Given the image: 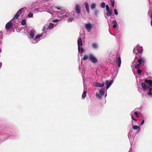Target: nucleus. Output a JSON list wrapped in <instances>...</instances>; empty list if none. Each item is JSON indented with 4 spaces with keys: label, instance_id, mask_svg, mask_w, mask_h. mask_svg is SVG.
<instances>
[{
    "label": "nucleus",
    "instance_id": "33",
    "mask_svg": "<svg viewBox=\"0 0 152 152\" xmlns=\"http://www.w3.org/2000/svg\"><path fill=\"white\" fill-rule=\"evenodd\" d=\"M106 10L107 11H109L110 10L109 7L108 5H107L106 6Z\"/></svg>",
    "mask_w": 152,
    "mask_h": 152
},
{
    "label": "nucleus",
    "instance_id": "22",
    "mask_svg": "<svg viewBox=\"0 0 152 152\" xmlns=\"http://www.w3.org/2000/svg\"><path fill=\"white\" fill-rule=\"evenodd\" d=\"M86 91H84L82 95V97L83 99H84L86 96Z\"/></svg>",
    "mask_w": 152,
    "mask_h": 152
},
{
    "label": "nucleus",
    "instance_id": "40",
    "mask_svg": "<svg viewBox=\"0 0 152 152\" xmlns=\"http://www.w3.org/2000/svg\"><path fill=\"white\" fill-rule=\"evenodd\" d=\"M117 24H114L113 26V27L114 28H116L117 27Z\"/></svg>",
    "mask_w": 152,
    "mask_h": 152
},
{
    "label": "nucleus",
    "instance_id": "41",
    "mask_svg": "<svg viewBox=\"0 0 152 152\" xmlns=\"http://www.w3.org/2000/svg\"><path fill=\"white\" fill-rule=\"evenodd\" d=\"M81 52L82 53H83L85 52V50H84L83 48H82L81 49Z\"/></svg>",
    "mask_w": 152,
    "mask_h": 152
},
{
    "label": "nucleus",
    "instance_id": "14",
    "mask_svg": "<svg viewBox=\"0 0 152 152\" xmlns=\"http://www.w3.org/2000/svg\"><path fill=\"white\" fill-rule=\"evenodd\" d=\"M141 87L142 88L145 90L147 88V86L146 84L144 83H142L141 84Z\"/></svg>",
    "mask_w": 152,
    "mask_h": 152
},
{
    "label": "nucleus",
    "instance_id": "35",
    "mask_svg": "<svg viewBox=\"0 0 152 152\" xmlns=\"http://www.w3.org/2000/svg\"><path fill=\"white\" fill-rule=\"evenodd\" d=\"M137 72L138 74H140L142 72V70L140 69H138L137 70Z\"/></svg>",
    "mask_w": 152,
    "mask_h": 152
},
{
    "label": "nucleus",
    "instance_id": "34",
    "mask_svg": "<svg viewBox=\"0 0 152 152\" xmlns=\"http://www.w3.org/2000/svg\"><path fill=\"white\" fill-rule=\"evenodd\" d=\"M73 20H74L73 18L70 17L68 19V20L69 22H72Z\"/></svg>",
    "mask_w": 152,
    "mask_h": 152
},
{
    "label": "nucleus",
    "instance_id": "20",
    "mask_svg": "<svg viewBox=\"0 0 152 152\" xmlns=\"http://www.w3.org/2000/svg\"><path fill=\"white\" fill-rule=\"evenodd\" d=\"M33 16V14L31 12L29 13L27 16V17L28 18H31Z\"/></svg>",
    "mask_w": 152,
    "mask_h": 152
},
{
    "label": "nucleus",
    "instance_id": "48",
    "mask_svg": "<svg viewBox=\"0 0 152 152\" xmlns=\"http://www.w3.org/2000/svg\"><path fill=\"white\" fill-rule=\"evenodd\" d=\"M150 18L151 19V20H152V13L151 14V15H150Z\"/></svg>",
    "mask_w": 152,
    "mask_h": 152
},
{
    "label": "nucleus",
    "instance_id": "9",
    "mask_svg": "<svg viewBox=\"0 0 152 152\" xmlns=\"http://www.w3.org/2000/svg\"><path fill=\"white\" fill-rule=\"evenodd\" d=\"M104 83H101L98 82H96L95 84V86L96 87L102 88L104 86Z\"/></svg>",
    "mask_w": 152,
    "mask_h": 152
},
{
    "label": "nucleus",
    "instance_id": "19",
    "mask_svg": "<svg viewBox=\"0 0 152 152\" xmlns=\"http://www.w3.org/2000/svg\"><path fill=\"white\" fill-rule=\"evenodd\" d=\"M96 6V4L95 3H93L91 6V8L92 10L95 8Z\"/></svg>",
    "mask_w": 152,
    "mask_h": 152
},
{
    "label": "nucleus",
    "instance_id": "2",
    "mask_svg": "<svg viewBox=\"0 0 152 152\" xmlns=\"http://www.w3.org/2000/svg\"><path fill=\"white\" fill-rule=\"evenodd\" d=\"M21 11H22L21 9L19 10L18 11L12 19L14 20H15L16 19H17L20 16V15L21 13Z\"/></svg>",
    "mask_w": 152,
    "mask_h": 152
},
{
    "label": "nucleus",
    "instance_id": "6",
    "mask_svg": "<svg viewBox=\"0 0 152 152\" xmlns=\"http://www.w3.org/2000/svg\"><path fill=\"white\" fill-rule=\"evenodd\" d=\"M12 24L10 21L8 22L5 25V28L6 29L8 30L12 26Z\"/></svg>",
    "mask_w": 152,
    "mask_h": 152
},
{
    "label": "nucleus",
    "instance_id": "25",
    "mask_svg": "<svg viewBox=\"0 0 152 152\" xmlns=\"http://www.w3.org/2000/svg\"><path fill=\"white\" fill-rule=\"evenodd\" d=\"M137 50L138 49L137 48H135L133 50V52L137 55Z\"/></svg>",
    "mask_w": 152,
    "mask_h": 152
},
{
    "label": "nucleus",
    "instance_id": "8",
    "mask_svg": "<svg viewBox=\"0 0 152 152\" xmlns=\"http://www.w3.org/2000/svg\"><path fill=\"white\" fill-rule=\"evenodd\" d=\"M81 7L78 4H77L75 6V10L76 12L77 13H79L80 12Z\"/></svg>",
    "mask_w": 152,
    "mask_h": 152
},
{
    "label": "nucleus",
    "instance_id": "10",
    "mask_svg": "<svg viewBox=\"0 0 152 152\" xmlns=\"http://www.w3.org/2000/svg\"><path fill=\"white\" fill-rule=\"evenodd\" d=\"M116 61L118 64V66L119 67H120L121 63V59L120 56L118 57V59L116 60Z\"/></svg>",
    "mask_w": 152,
    "mask_h": 152
},
{
    "label": "nucleus",
    "instance_id": "11",
    "mask_svg": "<svg viewBox=\"0 0 152 152\" xmlns=\"http://www.w3.org/2000/svg\"><path fill=\"white\" fill-rule=\"evenodd\" d=\"M85 5L86 10L87 11L88 13V14L89 13H90L89 8V7L88 4V3L87 2L85 3Z\"/></svg>",
    "mask_w": 152,
    "mask_h": 152
},
{
    "label": "nucleus",
    "instance_id": "45",
    "mask_svg": "<svg viewBox=\"0 0 152 152\" xmlns=\"http://www.w3.org/2000/svg\"><path fill=\"white\" fill-rule=\"evenodd\" d=\"M148 94L150 95H152V93L151 92V91H149V92L148 93Z\"/></svg>",
    "mask_w": 152,
    "mask_h": 152
},
{
    "label": "nucleus",
    "instance_id": "16",
    "mask_svg": "<svg viewBox=\"0 0 152 152\" xmlns=\"http://www.w3.org/2000/svg\"><path fill=\"white\" fill-rule=\"evenodd\" d=\"M112 11V10L107 11L106 15L108 16H110L111 15Z\"/></svg>",
    "mask_w": 152,
    "mask_h": 152
},
{
    "label": "nucleus",
    "instance_id": "42",
    "mask_svg": "<svg viewBox=\"0 0 152 152\" xmlns=\"http://www.w3.org/2000/svg\"><path fill=\"white\" fill-rule=\"evenodd\" d=\"M144 120H143L142 121V122L141 123V125H142V124H144Z\"/></svg>",
    "mask_w": 152,
    "mask_h": 152
},
{
    "label": "nucleus",
    "instance_id": "46",
    "mask_svg": "<svg viewBox=\"0 0 152 152\" xmlns=\"http://www.w3.org/2000/svg\"><path fill=\"white\" fill-rule=\"evenodd\" d=\"M132 119L134 121H137V120L135 119H134L133 117L132 116Z\"/></svg>",
    "mask_w": 152,
    "mask_h": 152
},
{
    "label": "nucleus",
    "instance_id": "30",
    "mask_svg": "<svg viewBox=\"0 0 152 152\" xmlns=\"http://www.w3.org/2000/svg\"><path fill=\"white\" fill-rule=\"evenodd\" d=\"M26 24V21L25 19H23L21 21V24L23 25H25Z\"/></svg>",
    "mask_w": 152,
    "mask_h": 152
},
{
    "label": "nucleus",
    "instance_id": "28",
    "mask_svg": "<svg viewBox=\"0 0 152 152\" xmlns=\"http://www.w3.org/2000/svg\"><path fill=\"white\" fill-rule=\"evenodd\" d=\"M140 64H137L135 66V68L137 69H139L140 67Z\"/></svg>",
    "mask_w": 152,
    "mask_h": 152
},
{
    "label": "nucleus",
    "instance_id": "18",
    "mask_svg": "<svg viewBox=\"0 0 152 152\" xmlns=\"http://www.w3.org/2000/svg\"><path fill=\"white\" fill-rule=\"evenodd\" d=\"M143 50L142 49L139 50L138 49L137 50V55L138 56H139V55L140 54V55L142 54V53Z\"/></svg>",
    "mask_w": 152,
    "mask_h": 152
},
{
    "label": "nucleus",
    "instance_id": "49",
    "mask_svg": "<svg viewBox=\"0 0 152 152\" xmlns=\"http://www.w3.org/2000/svg\"><path fill=\"white\" fill-rule=\"evenodd\" d=\"M152 90V88H149V91H151Z\"/></svg>",
    "mask_w": 152,
    "mask_h": 152
},
{
    "label": "nucleus",
    "instance_id": "13",
    "mask_svg": "<svg viewBox=\"0 0 152 152\" xmlns=\"http://www.w3.org/2000/svg\"><path fill=\"white\" fill-rule=\"evenodd\" d=\"M145 82L149 85L151 86L152 84V80H150L145 79Z\"/></svg>",
    "mask_w": 152,
    "mask_h": 152
},
{
    "label": "nucleus",
    "instance_id": "3",
    "mask_svg": "<svg viewBox=\"0 0 152 152\" xmlns=\"http://www.w3.org/2000/svg\"><path fill=\"white\" fill-rule=\"evenodd\" d=\"M85 27L87 31H90L92 29V26L90 23L86 24Z\"/></svg>",
    "mask_w": 152,
    "mask_h": 152
},
{
    "label": "nucleus",
    "instance_id": "12",
    "mask_svg": "<svg viewBox=\"0 0 152 152\" xmlns=\"http://www.w3.org/2000/svg\"><path fill=\"white\" fill-rule=\"evenodd\" d=\"M137 61L139 63V64L140 65L142 64V63L144 62L143 59L141 58L140 55V58L137 60Z\"/></svg>",
    "mask_w": 152,
    "mask_h": 152
},
{
    "label": "nucleus",
    "instance_id": "17",
    "mask_svg": "<svg viewBox=\"0 0 152 152\" xmlns=\"http://www.w3.org/2000/svg\"><path fill=\"white\" fill-rule=\"evenodd\" d=\"M99 94L101 96H103L104 94V89H102L99 91Z\"/></svg>",
    "mask_w": 152,
    "mask_h": 152
},
{
    "label": "nucleus",
    "instance_id": "44",
    "mask_svg": "<svg viewBox=\"0 0 152 152\" xmlns=\"http://www.w3.org/2000/svg\"><path fill=\"white\" fill-rule=\"evenodd\" d=\"M137 57H135L134 58V61H137Z\"/></svg>",
    "mask_w": 152,
    "mask_h": 152
},
{
    "label": "nucleus",
    "instance_id": "38",
    "mask_svg": "<svg viewBox=\"0 0 152 152\" xmlns=\"http://www.w3.org/2000/svg\"><path fill=\"white\" fill-rule=\"evenodd\" d=\"M114 13H115V15H118V13L116 9L114 10Z\"/></svg>",
    "mask_w": 152,
    "mask_h": 152
},
{
    "label": "nucleus",
    "instance_id": "37",
    "mask_svg": "<svg viewBox=\"0 0 152 152\" xmlns=\"http://www.w3.org/2000/svg\"><path fill=\"white\" fill-rule=\"evenodd\" d=\"M134 114L136 115V116L138 118L139 117V116H138V113L137 112H134Z\"/></svg>",
    "mask_w": 152,
    "mask_h": 152
},
{
    "label": "nucleus",
    "instance_id": "15",
    "mask_svg": "<svg viewBox=\"0 0 152 152\" xmlns=\"http://www.w3.org/2000/svg\"><path fill=\"white\" fill-rule=\"evenodd\" d=\"M54 24L53 23H50L48 26V28L52 29L54 27Z\"/></svg>",
    "mask_w": 152,
    "mask_h": 152
},
{
    "label": "nucleus",
    "instance_id": "36",
    "mask_svg": "<svg viewBox=\"0 0 152 152\" xmlns=\"http://www.w3.org/2000/svg\"><path fill=\"white\" fill-rule=\"evenodd\" d=\"M59 20L58 19H56L54 20H53V22L54 23H57L59 21Z\"/></svg>",
    "mask_w": 152,
    "mask_h": 152
},
{
    "label": "nucleus",
    "instance_id": "26",
    "mask_svg": "<svg viewBox=\"0 0 152 152\" xmlns=\"http://www.w3.org/2000/svg\"><path fill=\"white\" fill-rule=\"evenodd\" d=\"M111 2V5L112 7H114V6L115 1L114 0H110Z\"/></svg>",
    "mask_w": 152,
    "mask_h": 152
},
{
    "label": "nucleus",
    "instance_id": "43",
    "mask_svg": "<svg viewBox=\"0 0 152 152\" xmlns=\"http://www.w3.org/2000/svg\"><path fill=\"white\" fill-rule=\"evenodd\" d=\"M152 11L151 10H149L148 11V14L152 13Z\"/></svg>",
    "mask_w": 152,
    "mask_h": 152
},
{
    "label": "nucleus",
    "instance_id": "39",
    "mask_svg": "<svg viewBox=\"0 0 152 152\" xmlns=\"http://www.w3.org/2000/svg\"><path fill=\"white\" fill-rule=\"evenodd\" d=\"M112 22H113V23L114 24H117V22L115 20H113V21Z\"/></svg>",
    "mask_w": 152,
    "mask_h": 152
},
{
    "label": "nucleus",
    "instance_id": "32",
    "mask_svg": "<svg viewBox=\"0 0 152 152\" xmlns=\"http://www.w3.org/2000/svg\"><path fill=\"white\" fill-rule=\"evenodd\" d=\"M42 36V35L41 34L37 35L35 37V39H37L41 37Z\"/></svg>",
    "mask_w": 152,
    "mask_h": 152
},
{
    "label": "nucleus",
    "instance_id": "27",
    "mask_svg": "<svg viewBox=\"0 0 152 152\" xmlns=\"http://www.w3.org/2000/svg\"><path fill=\"white\" fill-rule=\"evenodd\" d=\"M105 6V3L104 2H102L101 3L100 6L102 8H104Z\"/></svg>",
    "mask_w": 152,
    "mask_h": 152
},
{
    "label": "nucleus",
    "instance_id": "4",
    "mask_svg": "<svg viewBox=\"0 0 152 152\" xmlns=\"http://www.w3.org/2000/svg\"><path fill=\"white\" fill-rule=\"evenodd\" d=\"M113 80L109 81L108 80H107L105 82V84L106 85V88L108 89L113 83Z\"/></svg>",
    "mask_w": 152,
    "mask_h": 152
},
{
    "label": "nucleus",
    "instance_id": "23",
    "mask_svg": "<svg viewBox=\"0 0 152 152\" xmlns=\"http://www.w3.org/2000/svg\"><path fill=\"white\" fill-rule=\"evenodd\" d=\"M88 58H89V56H88L87 55H85L84 56L83 58V60H85L87 59Z\"/></svg>",
    "mask_w": 152,
    "mask_h": 152
},
{
    "label": "nucleus",
    "instance_id": "24",
    "mask_svg": "<svg viewBox=\"0 0 152 152\" xmlns=\"http://www.w3.org/2000/svg\"><path fill=\"white\" fill-rule=\"evenodd\" d=\"M132 128L134 130H136L139 128H140L139 126L136 125H135L134 126H133Z\"/></svg>",
    "mask_w": 152,
    "mask_h": 152
},
{
    "label": "nucleus",
    "instance_id": "47",
    "mask_svg": "<svg viewBox=\"0 0 152 152\" xmlns=\"http://www.w3.org/2000/svg\"><path fill=\"white\" fill-rule=\"evenodd\" d=\"M56 8L58 10H61V7H56Z\"/></svg>",
    "mask_w": 152,
    "mask_h": 152
},
{
    "label": "nucleus",
    "instance_id": "5",
    "mask_svg": "<svg viewBox=\"0 0 152 152\" xmlns=\"http://www.w3.org/2000/svg\"><path fill=\"white\" fill-rule=\"evenodd\" d=\"M77 45L78 46V49L79 51L80 50V46L83 45V43L81 37H79L77 40Z\"/></svg>",
    "mask_w": 152,
    "mask_h": 152
},
{
    "label": "nucleus",
    "instance_id": "29",
    "mask_svg": "<svg viewBox=\"0 0 152 152\" xmlns=\"http://www.w3.org/2000/svg\"><path fill=\"white\" fill-rule=\"evenodd\" d=\"M99 11L98 10H95L94 12V15H95L96 16H97L98 15V14Z\"/></svg>",
    "mask_w": 152,
    "mask_h": 152
},
{
    "label": "nucleus",
    "instance_id": "7",
    "mask_svg": "<svg viewBox=\"0 0 152 152\" xmlns=\"http://www.w3.org/2000/svg\"><path fill=\"white\" fill-rule=\"evenodd\" d=\"M35 32V31L34 29H31L29 34V36L31 38H33L34 36V33Z\"/></svg>",
    "mask_w": 152,
    "mask_h": 152
},
{
    "label": "nucleus",
    "instance_id": "50",
    "mask_svg": "<svg viewBox=\"0 0 152 152\" xmlns=\"http://www.w3.org/2000/svg\"><path fill=\"white\" fill-rule=\"evenodd\" d=\"M151 26H152V19L151 20Z\"/></svg>",
    "mask_w": 152,
    "mask_h": 152
},
{
    "label": "nucleus",
    "instance_id": "31",
    "mask_svg": "<svg viewBox=\"0 0 152 152\" xmlns=\"http://www.w3.org/2000/svg\"><path fill=\"white\" fill-rule=\"evenodd\" d=\"M96 96L97 98L99 99H101V97L100 95L98 93L96 94Z\"/></svg>",
    "mask_w": 152,
    "mask_h": 152
},
{
    "label": "nucleus",
    "instance_id": "1",
    "mask_svg": "<svg viewBox=\"0 0 152 152\" xmlns=\"http://www.w3.org/2000/svg\"><path fill=\"white\" fill-rule=\"evenodd\" d=\"M89 59L91 62L94 64L98 61L97 58L91 54L89 55Z\"/></svg>",
    "mask_w": 152,
    "mask_h": 152
},
{
    "label": "nucleus",
    "instance_id": "21",
    "mask_svg": "<svg viewBox=\"0 0 152 152\" xmlns=\"http://www.w3.org/2000/svg\"><path fill=\"white\" fill-rule=\"evenodd\" d=\"M92 46L93 48L95 49H96L97 47V45L96 43H92Z\"/></svg>",
    "mask_w": 152,
    "mask_h": 152
}]
</instances>
